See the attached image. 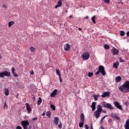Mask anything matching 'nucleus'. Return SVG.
I'll return each mask as SVG.
<instances>
[{"label":"nucleus","mask_w":129,"mask_h":129,"mask_svg":"<svg viewBox=\"0 0 129 129\" xmlns=\"http://www.w3.org/2000/svg\"><path fill=\"white\" fill-rule=\"evenodd\" d=\"M118 89L121 92L128 93L129 92V81H126L122 85L119 87Z\"/></svg>","instance_id":"1"},{"label":"nucleus","mask_w":129,"mask_h":129,"mask_svg":"<svg viewBox=\"0 0 129 129\" xmlns=\"http://www.w3.org/2000/svg\"><path fill=\"white\" fill-rule=\"evenodd\" d=\"M99 73H101L102 76H105L106 75V72H105L104 67L103 66H99L98 71L95 74V75H98Z\"/></svg>","instance_id":"2"},{"label":"nucleus","mask_w":129,"mask_h":129,"mask_svg":"<svg viewBox=\"0 0 129 129\" xmlns=\"http://www.w3.org/2000/svg\"><path fill=\"white\" fill-rule=\"evenodd\" d=\"M6 76L7 77H11V73L7 71H5L0 73V77L3 78Z\"/></svg>","instance_id":"3"},{"label":"nucleus","mask_w":129,"mask_h":129,"mask_svg":"<svg viewBox=\"0 0 129 129\" xmlns=\"http://www.w3.org/2000/svg\"><path fill=\"white\" fill-rule=\"evenodd\" d=\"M103 107L109 108V109H114V107H112V105L111 104L107 103L105 102H103L102 103Z\"/></svg>","instance_id":"4"},{"label":"nucleus","mask_w":129,"mask_h":129,"mask_svg":"<svg viewBox=\"0 0 129 129\" xmlns=\"http://www.w3.org/2000/svg\"><path fill=\"white\" fill-rule=\"evenodd\" d=\"M89 57H90V53L88 52H84L82 56V57L84 60H88L89 59Z\"/></svg>","instance_id":"5"},{"label":"nucleus","mask_w":129,"mask_h":129,"mask_svg":"<svg viewBox=\"0 0 129 129\" xmlns=\"http://www.w3.org/2000/svg\"><path fill=\"white\" fill-rule=\"evenodd\" d=\"M113 103L115 107H116L117 108H118V109H120V110H122V107L121 106V105H120L118 102L115 101Z\"/></svg>","instance_id":"6"},{"label":"nucleus","mask_w":129,"mask_h":129,"mask_svg":"<svg viewBox=\"0 0 129 129\" xmlns=\"http://www.w3.org/2000/svg\"><path fill=\"white\" fill-rule=\"evenodd\" d=\"M21 125L23 127L25 126H28L30 124V123L29 122V121L28 120H23L21 122Z\"/></svg>","instance_id":"7"},{"label":"nucleus","mask_w":129,"mask_h":129,"mask_svg":"<svg viewBox=\"0 0 129 129\" xmlns=\"http://www.w3.org/2000/svg\"><path fill=\"white\" fill-rule=\"evenodd\" d=\"M111 52H112L113 55H118V52H119V51L118 50V49H117L115 48H113V49H111Z\"/></svg>","instance_id":"8"},{"label":"nucleus","mask_w":129,"mask_h":129,"mask_svg":"<svg viewBox=\"0 0 129 129\" xmlns=\"http://www.w3.org/2000/svg\"><path fill=\"white\" fill-rule=\"evenodd\" d=\"M102 106L98 105L97 106V110H96V111L101 113V112H102Z\"/></svg>","instance_id":"9"},{"label":"nucleus","mask_w":129,"mask_h":129,"mask_svg":"<svg viewBox=\"0 0 129 129\" xmlns=\"http://www.w3.org/2000/svg\"><path fill=\"white\" fill-rule=\"evenodd\" d=\"M109 95H110V93L109 92H105L101 95V97L105 98V97H106V96H109Z\"/></svg>","instance_id":"10"},{"label":"nucleus","mask_w":129,"mask_h":129,"mask_svg":"<svg viewBox=\"0 0 129 129\" xmlns=\"http://www.w3.org/2000/svg\"><path fill=\"white\" fill-rule=\"evenodd\" d=\"M111 116L113 117V118H114L115 119H117V120H120V117H118V115L116 114H111Z\"/></svg>","instance_id":"11"},{"label":"nucleus","mask_w":129,"mask_h":129,"mask_svg":"<svg viewBox=\"0 0 129 129\" xmlns=\"http://www.w3.org/2000/svg\"><path fill=\"white\" fill-rule=\"evenodd\" d=\"M25 105H26V109L27 111L30 113L31 111H32V109L31 108V106H30V104L29 103H25Z\"/></svg>","instance_id":"12"},{"label":"nucleus","mask_w":129,"mask_h":129,"mask_svg":"<svg viewBox=\"0 0 129 129\" xmlns=\"http://www.w3.org/2000/svg\"><path fill=\"white\" fill-rule=\"evenodd\" d=\"M64 51H69L70 50V44L67 43L64 46Z\"/></svg>","instance_id":"13"},{"label":"nucleus","mask_w":129,"mask_h":129,"mask_svg":"<svg viewBox=\"0 0 129 129\" xmlns=\"http://www.w3.org/2000/svg\"><path fill=\"white\" fill-rule=\"evenodd\" d=\"M11 71L14 77H18V76H19V75L15 72L16 71V69H15V68L13 67L11 69Z\"/></svg>","instance_id":"14"},{"label":"nucleus","mask_w":129,"mask_h":129,"mask_svg":"<svg viewBox=\"0 0 129 129\" xmlns=\"http://www.w3.org/2000/svg\"><path fill=\"white\" fill-rule=\"evenodd\" d=\"M58 90L54 89V91L50 94L51 97H55V95L57 94V92Z\"/></svg>","instance_id":"15"},{"label":"nucleus","mask_w":129,"mask_h":129,"mask_svg":"<svg viewBox=\"0 0 129 129\" xmlns=\"http://www.w3.org/2000/svg\"><path fill=\"white\" fill-rule=\"evenodd\" d=\"M96 105V102H93L92 104V105L91 106L92 111H94V110H95V109L96 108V107H95Z\"/></svg>","instance_id":"16"},{"label":"nucleus","mask_w":129,"mask_h":129,"mask_svg":"<svg viewBox=\"0 0 129 129\" xmlns=\"http://www.w3.org/2000/svg\"><path fill=\"white\" fill-rule=\"evenodd\" d=\"M58 122H59V118L58 117H55L53 120V123L57 125L58 124Z\"/></svg>","instance_id":"17"},{"label":"nucleus","mask_w":129,"mask_h":129,"mask_svg":"<svg viewBox=\"0 0 129 129\" xmlns=\"http://www.w3.org/2000/svg\"><path fill=\"white\" fill-rule=\"evenodd\" d=\"M94 113L95 118H98V117H99L100 116V113H99V112H97V111H95Z\"/></svg>","instance_id":"18"},{"label":"nucleus","mask_w":129,"mask_h":129,"mask_svg":"<svg viewBox=\"0 0 129 129\" xmlns=\"http://www.w3.org/2000/svg\"><path fill=\"white\" fill-rule=\"evenodd\" d=\"M60 7H62V2L58 1L57 3V5L55 6V9H57V8H60Z\"/></svg>","instance_id":"19"},{"label":"nucleus","mask_w":129,"mask_h":129,"mask_svg":"<svg viewBox=\"0 0 129 129\" xmlns=\"http://www.w3.org/2000/svg\"><path fill=\"white\" fill-rule=\"evenodd\" d=\"M4 93L6 96H9L10 94V91H9V88H5Z\"/></svg>","instance_id":"20"},{"label":"nucleus","mask_w":129,"mask_h":129,"mask_svg":"<svg viewBox=\"0 0 129 129\" xmlns=\"http://www.w3.org/2000/svg\"><path fill=\"white\" fill-rule=\"evenodd\" d=\"M118 66H119V62L118 61H116L115 63H113V67H114L115 69H117Z\"/></svg>","instance_id":"21"},{"label":"nucleus","mask_w":129,"mask_h":129,"mask_svg":"<svg viewBox=\"0 0 129 129\" xmlns=\"http://www.w3.org/2000/svg\"><path fill=\"white\" fill-rule=\"evenodd\" d=\"M115 81H116V82H120V81H121V77L117 76L115 78Z\"/></svg>","instance_id":"22"},{"label":"nucleus","mask_w":129,"mask_h":129,"mask_svg":"<svg viewBox=\"0 0 129 129\" xmlns=\"http://www.w3.org/2000/svg\"><path fill=\"white\" fill-rule=\"evenodd\" d=\"M80 121H84V114L82 113L80 115Z\"/></svg>","instance_id":"23"},{"label":"nucleus","mask_w":129,"mask_h":129,"mask_svg":"<svg viewBox=\"0 0 129 129\" xmlns=\"http://www.w3.org/2000/svg\"><path fill=\"white\" fill-rule=\"evenodd\" d=\"M41 103H42V98L39 97L37 101V105H41Z\"/></svg>","instance_id":"24"},{"label":"nucleus","mask_w":129,"mask_h":129,"mask_svg":"<svg viewBox=\"0 0 129 129\" xmlns=\"http://www.w3.org/2000/svg\"><path fill=\"white\" fill-rule=\"evenodd\" d=\"M124 35H125V32H124L123 30H121L120 31V36H121V37H123V36H124Z\"/></svg>","instance_id":"25"},{"label":"nucleus","mask_w":129,"mask_h":129,"mask_svg":"<svg viewBox=\"0 0 129 129\" xmlns=\"http://www.w3.org/2000/svg\"><path fill=\"white\" fill-rule=\"evenodd\" d=\"M95 18H96V16H94L91 18V21L94 24H96V22H95Z\"/></svg>","instance_id":"26"},{"label":"nucleus","mask_w":129,"mask_h":129,"mask_svg":"<svg viewBox=\"0 0 129 129\" xmlns=\"http://www.w3.org/2000/svg\"><path fill=\"white\" fill-rule=\"evenodd\" d=\"M30 50L32 52V53H34L36 51V48L34 47H30Z\"/></svg>","instance_id":"27"},{"label":"nucleus","mask_w":129,"mask_h":129,"mask_svg":"<svg viewBox=\"0 0 129 129\" xmlns=\"http://www.w3.org/2000/svg\"><path fill=\"white\" fill-rule=\"evenodd\" d=\"M55 71L56 72V75H58L59 77H60V76H61V74H60V70L59 69H56Z\"/></svg>","instance_id":"28"},{"label":"nucleus","mask_w":129,"mask_h":129,"mask_svg":"<svg viewBox=\"0 0 129 129\" xmlns=\"http://www.w3.org/2000/svg\"><path fill=\"white\" fill-rule=\"evenodd\" d=\"M104 48L105 50H108V49H109V48H110V47H109V45H108L107 44H105L104 46Z\"/></svg>","instance_id":"29"},{"label":"nucleus","mask_w":129,"mask_h":129,"mask_svg":"<svg viewBox=\"0 0 129 129\" xmlns=\"http://www.w3.org/2000/svg\"><path fill=\"white\" fill-rule=\"evenodd\" d=\"M50 107L51 108V109H52V110H56V107L55 106V105H53V104H51L50 105Z\"/></svg>","instance_id":"30"},{"label":"nucleus","mask_w":129,"mask_h":129,"mask_svg":"<svg viewBox=\"0 0 129 129\" xmlns=\"http://www.w3.org/2000/svg\"><path fill=\"white\" fill-rule=\"evenodd\" d=\"M79 127H82L84 125V121H81L79 123Z\"/></svg>","instance_id":"31"},{"label":"nucleus","mask_w":129,"mask_h":129,"mask_svg":"<svg viewBox=\"0 0 129 129\" xmlns=\"http://www.w3.org/2000/svg\"><path fill=\"white\" fill-rule=\"evenodd\" d=\"M14 24L15 22L14 21H10L8 24V26L9 27H12V25H14Z\"/></svg>","instance_id":"32"},{"label":"nucleus","mask_w":129,"mask_h":129,"mask_svg":"<svg viewBox=\"0 0 129 129\" xmlns=\"http://www.w3.org/2000/svg\"><path fill=\"white\" fill-rule=\"evenodd\" d=\"M128 99L126 102H124V104L125 106H127V105H129V97H127Z\"/></svg>","instance_id":"33"},{"label":"nucleus","mask_w":129,"mask_h":129,"mask_svg":"<svg viewBox=\"0 0 129 129\" xmlns=\"http://www.w3.org/2000/svg\"><path fill=\"white\" fill-rule=\"evenodd\" d=\"M107 117V115H105L104 117H103L102 118H101V120H100V124H101V123H102V121H103V120L105 118V117Z\"/></svg>","instance_id":"34"},{"label":"nucleus","mask_w":129,"mask_h":129,"mask_svg":"<svg viewBox=\"0 0 129 129\" xmlns=\"http://www.w3.org/2000/svg\"><path fill=\"white\" fill-rule=\"evenodd\" d=\"M46 116H48V117H51L50 115H51V112L50 111H47L46 113Z\"/></svg>","instance_id":"35"},{"label":"nucleus","mask_w":129,"mask_h":129,"mask_svg":"<svg viewBox=\"0 0 129 129\" xmlns=\"http://www.w3.org/2000/svg\"><path fill=\"white\" fill-rule=\"evenodd\" d=\"M105 4H110V0H103Z\"/></svg>","instance_id":"36"},{"label":"nucleus","mask_w":129,"mask_h":129,"mask_svg":"<svg viewBox=\"0 0 129 129\" xmlns=\"http://www.w3.org/2000/svg\"><path fill=\"white\" fill-rule=\"evenodd\" d=\"M93 75V73L89 72V73L88 74V77H92Z\"/></svg>","instance_id":"37"},{"label":"nucleus","mask_w":129,"mask_h":129,"mask_svg":"<svg viewBox=\"0 0 129 129\" xmlns=\"http://www.w3.org/2000/svg\"><path fill=\"white\" fill-rule=\"evenodd\" d=\"M125 126H129V119H127L125 122Z\"/></svg>","instance_id":"38"},{"label":"nucleus","mask_w":129,"mask_h":129,"mask_svg":"<svg viewBox=\"0 0 129 129\" xmlns=\"http://www.w3.org/2000/svg\"><path fill=\"white\" fill-rule=\"evenodd\" d=\"M32 99L33 102H35V101H36V98L35 97V96H34V95H33V97H32Z\"/></svg>","instance_id":"39"},{"label":"nucleus","mask_w":129,"mask_h":129,"mask_svg":"<svg viewBox=\"0 0 129 129\" xmlns=\"http://www.w3.org/2000/svg\"><path fill=\"white\" fill-rule=\"evenodd\" d=\"M119 60H120V63H121V62H125V61H124L123 59H122L121 58V57H119Z\"/></svg>","instance_id":"40"},{"label":"nucleus","mask_w":129,"mask_h":129,"mask_svg":"<svg viewBox=\"0 0 129 129\" xmlns=\"http://www.w3.org/2000/svg\"><path fill=\"white\" fill-rule=\"evenodd\" d=\"M108 122L109 123H111V122H112V119L111 118H109Z\"/></svg>","instance_id":"41"},{"label":"nucleus","mask_w":129,"mask_h":129,"mask_svg":"<svg viewBox=\"0 0 129 129\" xmlns=\"http://www.w3.org/2000/svg\"><path fill=\"white\" fill-rule=\"evenodd\" d=\"M98 96H97V95H95V96H94V100H95V101L97 100V97H98Z\"/></svg>","instance_id":"42"},{"label":"nucleus","mask_w":129,"mask_h":129,"mask_svg":"<svg viewBox=\"0 0 129 129\" xmlns=\"http://www.w3.org/2000/svg\"><path fill=\"white\" fill-rule=\"evenodd\" d=\"M37 119H38L37 117H34V118L32 119V121H35V120H37Z\"/></svg>","instance_id":"43"},{"label":"nucleus","mask_w":129,"mask_h":129,"mask_svg":"<svg viewBox=\"0 0 129 129\" xmlns=\"http://www.w3.org/2000/svg\"><path fill=\"white\" fill-rule=\"evenodd\" d=\"M16 129H22V126H17L16 127Z\"/></svg>","instance_id":"44"},{"label":"nucleus","mask_w":129,"mask_h":129,"mask_svg":"<svg viewBox=\"0 0 129 129\" xmlns=\"http://www.w3.org/2000/svg\"><path fill=\"white\" fill-rule=\"evenodd\" d=\"M45 114H46V111H44L43 112V113L42 114V116H44V115H45Z\"/></svg>","instance_id":"45"},{"label":"nucleus","mask_w":129,"mask_h":129,"mask_svg":"<svg viewBox=\"0 0 129 129\" xmlns=\"http://www.w3.org/2000/svg\"><path fill=\"white\" fill-rule=\"evenodd\" d=\"M58 127H59V128H62V125H61V124H58Z\"/></svg>","instance_id":"46"},{"label":"nucleus","mask_w":129,"mask_h":129,"mask_svg":"<svg viewBox=\"0 0 129 129\" xmlns=\"http://www.w3.org/2000/svg\"><path fill=\"white\" fill-rule=\"evenodd\" d=\"M59 77V81H60V82H63V81H62V79H61V76H60Z\"/></svg>","instance_id":"47"},{"label":"nucleus","mask_w":129,"mask_h":129,"mask_svg":"<svg viewBox=\"0 0 129 129\" xmlns=\"http://www.w3.org/2000/svg\"><path fill=\"white\" fill-rule=\"evenodd\" d=\"M4 107H6V108H8V105H7V104H6V103H5Z\"/></svg>","instance_id":"48"},{"label":"nucleus","mask_w":129,"mask_h":129,"mask_svg":"<svg viewBox=\"0 0 129 129\" xmlns=\"http://www.w3.org/2000/svg\"><path fill=\"white\" fill-rule=\"evenodd\" d=\"M102 112H103V113H106V111L103 110L102 109Z\"/></svg>","instance_id":"49"},{"label":"nucleus","mask_w":129,"mask_h":129,"mask_svg":"<svg viewBox=\"0 0 129 129\" xmlns=\"http://www.w3.org/2000/svg\"><path fill=\"white\" fill-rule=\"evenodd\" d=\"M85 127L86 129H88V126L87 125V124L85 125Z\"/></svg>","instance_id":"50"},{"label":"nucleus","mask_w":129,"mask_h":129,"mask_svg":"<svg viewBox=\"0 0 129 129\" xmlns=\"http://www.w3.org/2000/svg\"><path fill=\"white\" fill-rule=\"evenodd\" d=\"M126 36H127V37H129V31H127V32H126Z\"/></svg>","instance_id":"51"},{"label":"nucleus","mask_w":129,"mask_h":129,"mask_svg":"<svg viewBox=\"0 0 129 129\" xmlns=\"http://www.w3.org/2000/svg\"><path fill=\"white\" fill-rule=\"evenodd\" d=\"M125 129H129V126H125Z\"/></svg>","instance_id":"52"},{"label":"nucleus","mask_w":129,"mask_h":129,"mask_svg":"<svg viewBox=\"0 0 129 129\" xmlns=\"http://www.w3.org/2000/svg\"><path fill=\"white\" fill-rule=\"evenodd\" d=\"M32 128V125H30L28 127V129H31Z\"/></svg>","instance_id":"53"},{"label":"nucleus","mask_w":129,"mask_h":129,"mask_svg":"<svg viewBox=\"0 0 129 129\" xmlns=\"http://www.w3.org/2000/svg\"><path fill=\"white\" fill-rule=\"evenodd\" d=\"M85 18H86V20H87V19H89V16H86L85 17Z\"/></svg>","instance_id":"54"},{"label":"nucleus","mask_w":129,"mask_h":129,"mask_svg":"<svg viewBox=\"0 0 129 129\" xmlns=\"http://www.w3.org/2000/svg\"><path fill=\"white\" fill-rule=\"evenodd\" d=\"M30 74L31 75H33V74H34V71H32V72H30Z\"/></svg>","instance_id":"55"},{"label":"nucleus","mask_w":129,"mask_h":129,"mask_svg":"<svg viewBox=\"0 0 129 129\" xmlns=\"http://www.w3.org/2000/svg\"><path fill=\"white\" fill-rule=\"evenodd\" d=\"M100 129H104V127L103 126H101L100 127Z\"/></svg>","instance_id":"56"},{"label":"nucleus","mask_w":129,"mask_h":129,"mask_svg":"<svg viewBox=\"0 0 129 129\" xmlns=\"http://www.w3.org/2000/svg\"><path fill=\"white\" fill-rule=\"evenodd\" d=\"M23 127L24 128V129H28V126H24Z\"/></svg>","instance_id":"57"},{"label":"nucleus","mask_w":129,"mask_h":129,"mask_svg":"<svg viewBox=\"0 0 129 129\" xmlns=\"http://www.w3.org/2000/svg\"><path fill=\"white\" fill-rule=\"evenodd\" d=\"M78 30L79 31H82V29H81V28H79Z\"/></svg>","instance_id":"58"},{"label":"nucleus","mask_w":129,"mask_h":129,"mask_svg":"<svg viewBox=\"0 0 129 129\" xmlns=\"http://www.w3.org/2000/svg\"><path fill=\"white\" fill-rule=\"evenodd\" d=\"M18 96H19V94H17V95L16 96V98H18Z\"/></svg>","instance_id":"59"},{"label":"nucleus","mask_w":129,"mask_h":129,"mask_svg":"<svg viewBox=\"0 0 129 129\" xmlns=\"http://www.w3.org/2000/svg\"><path fill=\"white\" fill-rule=\"evenodd\" d=\"M1 59H3V56H2L1 55H0V60H1Z\"/></svg>","instance_id":"60"},{"label":"nucleus","mask_w":129,"mask_h":129,"mask_svg":"<svg viewBox=\"0 0 129 129\" xmlns=\"http://www.w3.org/2000/svg\"><path fill=\"white\" fill-rule=\"evenodd\" d=\"M90 126H91V127H93V125H92V123L91 124Z\"/></svg>","instance_id":"61"},{"label":"nucleus","mask_w":129,"mask_h":129,"mask_svg":"<svg viewBox=\"0 0 129 129\" xmlns=\"http://www.w3.org/2000/svg\"><path fill=\"white\" fill-rule=\"evenodd\" d=\"M69 18H70V19H71V18H72V15H70V16H69Z\"/></svg>","instance_id":"62"},{"label":"nucleus","mask_w":129,"mask_h":129,"mask_svg":"<svg viewBox=\"0 0 129 129\" xmlns=\"http://www.w3.org/2000/svg\"><path fill=\"white\" fill-rule=\"evenodd\" d=\"M3 7H4V8H5L6 7V5H4Z\"/></svg>","instance_id":"63"},{"label":"nucleus","mask_w":129,"mask_h":129,"mask_svg":"<svg viewBox=\"0 0 129 129\" xmlns=\"http://www.w3.org/2000/svg\"><path fill=\"white\" fill-rule=\"evenodd\" d=\"M91 129H93V127H91Z\"/></svg>","instance_id":"64"}]
</instances>
